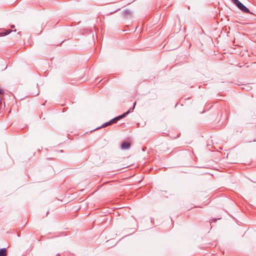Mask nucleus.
I'll list each match as a JSON object with an SVG mask.
<instances>
[{
	"mask_svg": "<svg viewBox=\"0 0 256 256\" xmlns=\"http://www.w3.org/2000/svg\"><path fill=\"white\" fill-rule=\"evenodd\" d=\"M136 104V102H135L134 104V106L132 108H130V110L127 111L126 112L124 113L123 114L118 116H116V118H112V120H111L110 121L112 124H115V123H116V122L120 120V119L124 118L125 116H126L130 112H132L134 108V107H135V106Z\"/></svg>",
	"mask_w": 256,
	"mask_h": 256,
	"instance_id": "1",
	"label": "nucleus"
},
{
	"mask_svg": "<svg viewBox=\"0 0 256 256\" xmlns=\"http://www.w3.org/2000/svg\"><path fill=\"white\" fill-rule=\"evenodd\" d=\"M235 4L236 6L242 11L246 13H250L252 14V12L250 11L248 8H247L246 6H244L241 2L238 0Z\"/></svg>",
	"mask_w": 256,
	"mask_h": 256,
	"instance_id": "2",
	"label": "nucleus"
},
{
	"mask_svg": "<svg viewBox=\"0 0 256 256\" xmlns=\"http://www.w3.org/2000/svg\"><path fill=\"white\" fill-rule=\"evenodd\" d=\"M130 147V143L128 142H124L121 144V148L122 150H128Z\"/></svg>",
	"mask_w": 256,
	"mask_h": 256,
	"instance_id": "3",
	"label": "nucleus"
},
{
	"mask_svg": "<svg viewBox=\"0 0 256 256\" xmlns=\"http://www.w3.org/2000/svg\"><path fill=\"white\" fill-rule=\"evenodd\" d=\"M123 14L124 16L128 18L132 16V11L129 10H125L123 12Z\"/></svg>",
	"mask_w": 256,
	"mask_h": 256,
	"instance_id": "4",
	"label": "nucleus"
},
{
	"mask_svg": "<svg viewBox=\"0 0 256 256\" xmlns=\"http://www.w3.org/2000/svg\"><path fill=\"white\" fill-rule=\"evenodd\" d=\"M6 248H2L0 250V256H6Z\"/></svg>",
	"mask_w": 256,
	"mask_h": 256,
	"instance_id": "5",
	"label": "nucleus"
},
{
	"mask_svg": "<svg viewBox=\"0 0 256 256\" xmlns=\"http://www.w3.org/2000/svg\"><path fill=\"white\" fill-rule=\"evenodd\" d=\"M111 124H112V123H111L110 121V120L109 122L104 123L100 127L98 128L96 130L99 129V128H102L106 127V126H109V125H110Z\"/></svg>",
	"mask_w": 256,
	"mask_h": 256,
	"instance_id": "6",
	"label": "nucleus"
},
{
	"mask_svg": "<svg viewBox=\"0 0 256 256\" xmlns=\"http://www.w3.org/2000/svg\"><path fill=\"white\" fill-rule=\"evenodd\" d=\"M238 0H232V1L235 4Z\"/></svg>",
	"mask_w": 256,
	"mask_h": 256,
	"instance_id": "7",
	"label": "nucleus"
},
{
	"mask_svg": "<svg viewBox=\"0 0 256 256\" xmlns=\"http://www.w3.org/2000/svg\"><path fill=\"white\" fill-rule=\"evenodd\" d=\"M217 219H214L212 220L214 222H216V221Z\"/></svg>",
	"mask_w": 256,
	"mask_h": 256,
	"instance_id": "8",
	"label": "nucleus"
},
{
	"mask_svg": "<svg viewBox=\"0 0 256 256\" xmlns=\"http://www.w3.org/2000/svg\"><path fill=\"white\" fill-rule=\"evenodd\" d=\"M10 31L8 30V32L5 35L10 33Z\"/></svg>",
	"mask_w": 256,
	"mask_h": 256,
	"instance_id": "9",
	"label": "nucleus"
},
{
	"mask_svg": "<svg viewBox=\"0 0 256 256\" xmlns=\"http://www.w3.org/2000/svg\"><path fill=\"white\" fill-rule=\"evenodd\" d=\"M14 27H15V26H14V25H12V26H11V28H14Z\"/></svg>",
	"mask_w": 256,
	"mask_h": 256,
	"instance_id": "10",
	"label": "nucleus"
},
{
	"mask_svg": "<svg viewBox=\"0 0 256 256\" xmlns=\"http://www.w3.org/2000/svg\"><path fill=\"white\" fill-rule=\"evenodd\" d=\"M2 90L1 89H0V94H2Z\"/></svg>",
	"mask_w": 256,
	"mask_h": 256,
	"instance_id": "11",
	"label": "nucleus"
},
{
	"mask_svg": "<svg viewBox=\"0 0 256 256\" xmlns=\"http://www.w3.org/2000/svg\"><path fill=\"white\" fill-rule=\"evenodd\" d=\"M56 256H60V254H57Z\"/></svg>",
	"mask_w": 256,
	"mask_h": 256,
	"instance_id": "12",
	"label": "nucleus"
}]
</instances>
